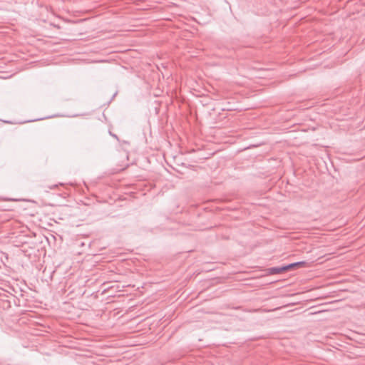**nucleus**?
Here are the masks:
<instances>
[{"label": "nucleus", "instance_id": "nucleus-1", "mask_svg": "<svg viewBox=\"0 0 365 365\" xmlns=\"http://www.w3.org/2000/svg\"><path fill=\"white\" fill-rule=\"evenodd\" d=\"M287 270L288 268L286 267V265L282 267H274L269 269V273L271 274H277Z\"/></svg>", "mask_w": 365, "mask_h": 365}, {"label": "nucleus", "instance_id": "nucleus-2", "mask_svg": "<svg viewBox=\"0 0 365 365\" xmlns=\"http://www.w3.org/2000/svg\"><path fill=\"white\" fill-rule=\"evenodd\" d=\"M306 264H307L306 262L300 261V262H294V263L289 264L286 265V267H287L288 270H289V269H291L295 268V267H302Z\"/></svg>", "mask_w": 365, "mask_h": 365}]
</instances>
